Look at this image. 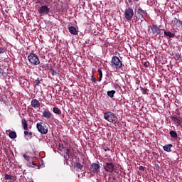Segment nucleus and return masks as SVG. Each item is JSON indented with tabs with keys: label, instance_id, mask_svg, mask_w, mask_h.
Here are the masks:
<instances>
[{
	"label": "nucleus",
	"instance_id": "nucleus-26",
	"mask_svg": "<svg viewBox=\"0 0 182 182\" xmlns=\"http://www.w3.org/2000/svg\"><path fill=\"white\" fill-rule=\"evenodd\" d=\"M98 73H99V75H100L99 82H101L102 81V77H103V73L102 72L101 68L98 69Z\"/></svg>",
	"mask_w": 182,
	"mask_h": 182
},
{
	"label": "nucleus",
	"instance_id": "nucleus-15",
	"mask_svg": "<svg viewBox=\"0 0 182 182\" xmlns=\"http://www.w3.org/2000/svg\"><path fill=\"white\" fill-rule=\"evenodd\" d=\"M68 31L72 35H77V30L75 28V26H70L68 28Z\"/></svg>",
	"mask_w": 182,
	"mask_h": 182
},
{
	"label": "nucleus",
	"instance_id": "nucleus-22",
	"mask_svg": "<svg viewBox=\"0 0 182 182\" xmlns=\"http://www.w3.org/2000/svg\"><path fill=\"white\" fill-rule=\"evenodd\" d=\"M28 167H34L33 166H35L36 167H38V168H39V166L38 165V164L33 161L32 162H28Z\"/></svg>",
	"mask_w": 182,
	"mask_h": 182
},
{
	"label": "nucleus",
	"instance_id": "nucleus-17",
	"mask_svg": "<svg viewBox=\"0 0 182 182\" xmlns=\"http://www.w3.org/2000/svg\"><path fill=\"white\" fill-rule=\"evenodd\" d=\"M169 134L175 140H177V139H178V136L177 135V132H176V131H170Z\"/></svg>",
	"mask_w": 182,
	"mask_h": 182
},
{
	"label": "nucleus",
	"instance_id": "nucleus-3",
	"mask_svg": "<svg viewBox=\"0 0 182 182\" xmlns=\"http://www.w3.org/2000/svg\"><path fill=\"white\" fill-rule=\"evenodd\" d=\"M135 11H136L139 21H141V22L146 21L145 16H147V11L143 10L140 6H137Z\"/></svg>",
	"mask_w": 182,
	"mask_h": 182
},
{
	"label": "nucleus",
	"instance_id": "nucleus-13",
	"mask_svg": "<svg viewBox=\"0 0 182 182\" xmlns=\"http://www.w3.org/2000/svg\"><path fill=\"white\" fill-rule=\"evenodd\" d=\"M171 147H173V144H168L163 146V149L165 151L168 153H171Z\"/></svg>",
	"mask_w": 182,
	"mask_h": 182
},
{
	"label": "nucleus",
	"instance_id": "nucleus-20",
	"mask_svg": "<svg viewBox=\"0 0 182 182\" xmlns=\"http://www.w3.org/2000/svg\"><path fill=\"white\" fill-rule=\"evenodd\" d=\"M21 123L24 130H28V122H26V119H23Z\"/></svg>",
	"mask_w": 182,
	"mask_h": 182
},
{
	"label": "nucleus",
	"instance_id": "nucleus-24",
	"mask_svg": "<svg viewBox=\"0 0 182 182\" xmlns=\"http://www.w3.org/2000/svg\"><path fill=\"white\" fill-rule=\"evenodd\" d=\"M116 93L115 90H111V91H108L107 92V96H109V97H114V94Z\"/></svg>",
	"mask_w": 182,
	"mask_h": 182
},
{
	"label": "nucleus",
	"instance_id": "nucleus-5",
	"mask_svg": "<svg viewBox=\"0 0 182 182\" xmlns=\"http://www.w3.org/2000/svg\"><path fill=\"white\" fill-rule=\"evenodd\" d=\"M103 167L107 173H110L111 174L116 173V166L113 164V162H106Z\"/></svg>",
	"mask_w": 182,
	"mask_h": 182
},
{
	"label": "nucleus",
	"instance_id": "nucleus-19",
	"mask_svg": "<svg viewBox=\"0 0 182 182\" xmlns=\"http://www.w3.org/2000/svg\"><path fill=\"white\" fill-rule=\"evenodd\" d=\"M53 113H55V114H62V111H60V109H59L57 107H54L53 108Z\"/></svg>",
	"mask_w": 182,
	"mask_h": 182
},
{
	"label": "nucleus",
	"instance_id": "nucleus-2",
	"mask_svg": "<svg viewBox=\"0 0 182 182\" xmlns=\"http://www.w3.org/2000/svg\"><path fill=\"white\" fill-rule=\"evenodd\" d=\"M111 66L114 69H122L123 66V63L120 60V58L117 56H113L111 60Z\"/></svg>",
	"mask_w": 182,
	"mask_h": 182
},
{
	"label": "nucleus",
	"instance_id": "nucleus-16",
	"mask_svg": "<svg viewBox=\"0 0 182 182\" xmlns=\"http://www.w3.org/2000/svg\"><path fill=\"white\" fill-rule=\"evenodd\" d=\"M171 120L176 123V124H178V126H181V121L176 117H171Z\"/></svg>",
	"mask_w": 182,
	"mask_h": 182
},
{
	"label": "nucleus",
	"instance_id": "nucleus-10",
	"mask_svg": "<svg viewBox=\"0 0 182 182\" xmlns=\"http://www.w3.org/2000/svg\"><path fill=\"white\" fill-rule=\"evenodd\" d=\"M151 30L153 35H156V36H157V35H159L160 32H161L160 28H159V26L156 24H152L151 26Z\"/></svg>",
	"mask_w": 182,
	"mask_h": 182
},
{
	"label": "nucleus",
	"instance_id": "nucleus-42",
	"mask_svg": "<svg viewBox=\"0 0 182 182\" xmlns=\"http://www.w3.org/2000/svg\"><path fill=\"white\" fill-rule=\"evenodd\" d=\"M42 68H43V65L42 66Z\"/></svg>",
	"mask_w": 182,
	"mask_h": 182
},
{
	"label": "nucleus",
	"instance_id": "nucleus-29",
	"mask_svg": "<svg viewBox=\"0 0 182 182\" xmlns=\"http://www.w3.org/2000/svg\"><path fill=\"white\" fill-rule=\"evenodd\" d=\"M23 157L25 159V160L28 161V163L31 162V157L26 154L23 155Z\"/></svg>",
	"mask_w": 182,
	"mask_h": 182
},
{
	"label": "nucleus",
	"instance_id": "nucleus-14",
	"mask_svg": "<svg viewBox=\"0 0 182 182\" xmlns=\"http://www.w3.org/2000/svg\"><path fill=\"white\" fill-rule=\"evenodd\" d=\"M181 23H182V21L181 20L177 19L176 18H175L172 21V25H176V26H178V28L181 26Z\"/></svg>",
	"mask_w": 182,
	"mask_h": 182
},
{
	"label": "nucleus",
	"instance_id": "nucleus-4",
	"mask_svg": "<svg viewBox=\"0 0 182 182\" xmlns=\"http://www.w3.org/2000/svg\"><path fill=\"white\" fill-rule=\"evenodd\" d=\"M28 60L31 63V65H38L41 63V60H39V57L36 53H30L28 55Z\"/></svg>",
	"mask_w": 182,
	"mask_h": 182
},
{
	"label": "nucleus",
	"instance_id": "nucleus-32",
	"mask_svg": "<svg viewBox=\"0 0 182 182\" xmlns=\"http://www.w3.org/2000/svg\"><path fill=\"white\" fill-rule=\"evenodd\" d=\"M36 86H39V84H41V80L39 78L35 80Z\"/></svg>",
	"mask_w": 182,
	"mask_h": 182
},
{
	"label": "nucleus",
	"instance_id": "nucleus-27",
	"mask_svg": "<svg viewBox=\"0 0 182 182\" xmlns=\"http://www.w3.org/2000/svg\"><path fill=\"white\" fill-rule=\"evenodd\" d=\"M140 90L142 92V95H147V92H149V89L142 87H140Z\"/></svg>",
	"mask_w": 182,
	"mask_h": 182
},
{
	"label": "nucleus",
	"instance_id": "nucleus-34",
	"mask_svg": "<svg viewBox=\"0 0 182 182\" xmlns=\"http://www.w3.org/2000/svg\"><path fill=\"white\" fill-rule=\"evenodd\" d=\"M1 53H5V49H4V48H0V55H1Z\"/></svg>",
	"mask_w": 182,
	"mask_h": 182
},
{
	"label": "nucleus",
	"instance_id": "nucleus-38",
	"mask_svg": "<svg viewBox=\"0 0 182 182\" xmlns=\"http://www.w3.org/2000/svg\"><path fill=\"white\" fill-rule=\"evenodd\" d=\"M28 134H29V136H32V134H33V133H32V132H28Z\"/></svg>",
	"mask_w": 182,
	"mask_h": 182
},
{
	"label": "nucleus",
	"instance_id": "nucleus-39",
	"mask_svg": "<svg viewBox=\"0 0 182 182\" xmlns=\"http://www.w3.org/2000/svg\"><path fill=\"white\" fill-rule=\"evenodd\" d=\"M2 72H4V70H2V69L1 68V66H0V75H1V73H2Z\"/></svg>",
	"mask_w": 182,
	"mask_h": 182
},
{
	"label": "nucleus",
	"instance_id": "nucleus-12",
	"mask_svg": "<svg viewBox=\"0 0 182 182\" xmlns=\"http://www.w3.org/2000/svg\"><path fill=\"white\" fill-rule=\"evenodd\" d=\"M42 117H44L45 119H47V120H49V119L52 117V113H50V111H49V109H45L43 112Z\"/></svg>",
	"mask_w": 182,
	"mask_h": 182
},
{
	"label": "nucleus",
	"instance_id": "nucleus-9",
	"mask_svg": "<svg viewBox=\"0 0 182 182\" xmlns=\"http://www.w3.org/2000/svg\"><path fill=\"white\" fill-rule=\"evenodd\" d=\"M90 171H92L95 174H99L100 173V165L96 163L92 164L90 166Z\"/></svg>",
	"mask_w": 182,
	"mask_h": 182
},
{
	"label": "nucleus",
	"instance_id": "nucleus-6",
	"mask_svg": "<svg viewBox=\"0 0 182 182\" xmlns=\"http://www.w3.org/2000/svg\"><path fill=\"white\" fill-rule=\"evenodd\" d=\"M38 11L41 16H45V15L50 14V8H49L48 5H43L41 7H38Z\"/></svg>",
	"mask_w": 182,
	"mask_h": 182
},
{
	"label": "nucleus",
	"instance_id": "nucleus-7",
	"mask_svg": "<svg viewBox=\"0 0 182 182\" xmlns=\"http://www.w3.org/2000/svg\"><path fill=\"white\" fill-rule=\"evenodd\" d=\"M133 16H134V10L130 7L127 8L124 12L125 19H127V21H132Z\"/></svg>",
	"mask_w": 182,
	"mask_h": 182
},
{
	"label": "nucleus",
	"instance_id": "nucleus-37",
	"mask_svg": "<svg viewBox=\"0 0 182 182\" xmlns=\"http://www.w3.org/2000/svg\"><path fill=\"white\" fill-rule=\"evenodd\" d=\"M28 134H29V132H28V130L24 131L25 136H28Z\"/></svg>",
	"mask_w": 182,
	"mask_h": 182
},
{
	"label": "nucleus",
	"instance_id": "nucleus-36",
	"mask_svg": "<svg viewBox=\"0 0 182 182\" xmlns=\"http://www.w3.org/2000/svg\"><path fill=\"white\" fill-rule=\"evenodd\" d=\"M139 170L144 171V167L143 166H140L139 167Z\"/></svg>",
	"mask_w": 182,
	"mask_h": 182
},
{
	"label": "nucleus",
	"instance_id": "nucleus-1",
	"mask_svg": "<svg viewBox=\"0 0 182 182\" xmlns=\"http://www.w3.org/2000/svg\"><path fill=\"white\" fill-rule=\"evenodd\" d=\"M104 119L109 123H116L117 122V116L111 111H108L104 113Z\"/></svg>",
	"mask_w": 182,
	"mask_h": 182
},
{
	"label": "nucleus",
	"instance_id": "nucleus-25",
	"mask_svg": "<svg viewBox=\"0 0 182 182\" xmlns=\"http://www.w3.org/2000/svg\"><path fill=\"white\" fill-rule=\"evenodd\" d=\"M65 154H67V156H68V157H70V156H73V152H72V151H70V149H66Z\"/></svg>",
	"mask_w": 182,
	"mask_h": 182
},
{
	"label": "nucleus",
	"instance_id": "nucleus-33",
	"mask_svg": "<svg viewBox=\"0 0 182 182\" xmlns=\"http://www.w3.org/2000/svg\"><path fill=\"white\" fill-rule=\"evenodd\" d=\"M102 149L103 150H105V151H110V149H109V147L107 146H105Z\"/></svg>",
	"mask_w": 182,
	"mask_h": 182
},
{
	"label": "nucleus",
	"instance_id": "nucleus-30",
	"mask_svg": "<svg viewBox=\"0 0 182 182\" xmlns=\"http://www.w3.org/2000/svg\"><path fill=\"white\" fill-rule=\"evenodd\" d=\"M76 167H77V168H79V170H82V168H83V165H82V164H80V163H77Z\"/></svg>",
	"mask_w": 182,
	"mask_h": 182
},
{
	"label": "nucleus",
	"instance_id": "nucleus-35",
	"mask_svg": "<svg viewBox=\"0 0 182 182\" xmlns=\"http://www.w3.org/2000/svg\"><path fill=\"white\" fill-rule=\"evenodd\" d=\"M115 89H120V85L119 84H117L114 85Z\"/></svg>",
	"mask_w": 182,
	"mask_h": 182
},
{
	"label": "nucleus",
	"instance_id": "nucleus-21",
	"mask_svg": "<svg viewBox=\"0 0 182 182\" xmlns=\"http://www.w3.org/2000/svg\"><path fill=\"white\" fill-rule=\"evenodd\" d=\"M49 72L51 73L52 76H58V75H59L58 71L53 70L52 68L49 69Z\"/></svg>",
	"mask_w": 182,
	"mask_h": 182
},
{
	"label": "nucleus",
	"instance_id": "nucleus-23",
	"mask_svg": "<svg viewBox=\"0 0 182 182\" xmlns=\"http://www.w3.org/2000/svg\"><path fill=\"white\" fill-rule=\"evenodd\" d=\"M9 136L10 137V139H16V132L11 131L9 134Z\"/></svg>",
	"mask_w": 182,
	"mask_h": 182
},
{
	"label": "nucleus",
	"instance_id": "nucleus-41",
	"mask_svg": "<svg viewBox=\"0 0 182 182\" xmlns=\"http://www.w3.org/2000/svg\"><path fill=\"white\" fill-rule=\"evenodd\" d=\"M42 68H43V65L42 66Z\"/></svg>",
	"mask_w": 182,
	"mask_h": 182
},
{
	"label": "nucleus",
	"instance_id": "nucleus-18",
	"mask_svg": "<svg viewBox=\"0 0 182 182\" xmlns=\"http://www.w3.org/2000/svg\"><path fill=\"white\" fill-rule=\"evenodd\" d=\"M164 35L165 36H168V38H174L176 36V34L174 33L166 31H164Z\"/></svg>",
	"mask_w": 182,
	"mask_h": 182
},
{
	"label": "nucleus",
	"instance_id": "nucleus-11",
	"mask_svg": "<svg viewBox=\"0 0 182 182\" xmlns=\"http://www.w3.org/2000/svg\"><path fill=\"white\" fill-rule=\"evenodd\" d=\"M31 105L34 109H38V107H41V102H39V100H38L36 99H33L31 102Z\"/></svg>",
	"mask_w": 182,
	"mask_h": 182
},
{
	"label": "nucleus",
	"instance_id": "nucleus-40",
	"mask_svg": "<svg viewBox=\"0 0 182 182\" xmlns=\"http://www.w3.org/2000/svg\"><path fill=\"white\" fill-rule=\"evenodd\" d=\"M133 1H134V0H128V2H129V4H132V2H133Z\"/></svg>",
	"mask_w": 182,
	"mask_h": 182
},
{
	"label": "nucleus",
	"instance_id": "nucleus-8",
	"mask_svg": "<svg viewBox=\"0 0 182 182\" xmlns=\"http://www.w3.org/2000/svg\"><path fill=\"white\" fill-rule=\"evenodd\" d=\"M36 128L41 134H46L48 133V127L42 122L37 123Z\"/></svg>",
	"mask_w": 182,
	"mask_h": 182
},
{
	"label": "nucleus",
	"instance_id": "nucleus-31",
	"mask_svg": "<svg viewBox=\"0 0 182 182\" xmlns=\"http://www.w3.org/2000/svg\"><path fill=\"white\" fill-rule=\"evenodd\" d=\"M91 80H92V82H93V83H97V80L96 79L95 75L91 76Z\"/></svg>",
	"mask_w": 182,
	"mask_h": 182
},
{
	"label": "nucleus",
	"instance_id": "nucleus-28",
	"mask_svg": "<svg viewBox=\"0 0 182 182\" xmlns=\"http://www.w3.org/2000/svg\"><path fill=\"white\" fill-rule=\"evenodd\" d=\"M13 176L11 175H9L8 173H6L4 175L5 180H12Z\"/></svg>",
	"mask_w": 182,
	"mask_h": 182
}]
</instances>
